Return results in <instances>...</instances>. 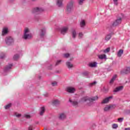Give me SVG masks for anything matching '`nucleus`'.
<instances>
[{"instance_id":"f257e3e1","label":"nucleus","mask_w":130,"mask_h":130,"mask_svg":"<svg viewBox=\"0 0 130 130\" xmlns=\"http://www.w3.org/2000/svg\"><path fill=\"white\" fill-rule=\"evenodd\" d=\"M98 100V96H95L94 97L90 98L89 96H84L81 99V102H87L88 103H93L94 101Z\"/></svg>"},{"instance_id":"f03ea898","label":"nucleus","mask_w":130,"mask_h":130,"mask_svg":"<svg viewBox=\"0 0 130 130\" xmlns=\"http://www.w3.org/2000/svg\"><path fill=\"white\" fill-rule=\"evenodd\" d=\"M32 34L30 33V30L27 27L24 29V35L23 36V39L27 40V39H31L32 38Z\"/></svg>"},{"instance_id":"7ed1b4c3","label":"nucleus","mask_w":130,"mask_h":130,"mask_svg":"<svg viewBox=\"0 0 130 130\" xmlns=\"http://www.w3.org/2000/svg\"><path fill=\"white\" fill-rule=\"evenodd\" d=\"M73 8H74V1H70L68 4L67 6V8L66 9V12L67 14H70L73 11Z\"/></svg>"},{"instance_id":"20e7f679","label":"nucleus","mask_w":130,"mask_h":130,"mask_svg":"<svg viewBox=\"0 0 130 130\" xmlns=\"http://www.w3.org/2000/svg\"><path fill=\"white\" fill-rule=\"evenodd\" d=\"M122 21V18L121 17H118L115 20V21L113 23V26L114 27H116V26H118V25H120L121 24V21Z\"/></svg>"},{"instance_id":"39448f33","label":"nucleus","mask_w":130,"mask_h":130,"mask_svg":"<svg viewBox=\"0 0 130 130\" xmlns=\"http://www.w3.org/2000/svg\"><path fill=\"white\" fill-rule=\"evenodd\" d=\"M120 74L121 75H127V74H130V66L127 67L125 69L121 71Z\"/></svg>"},{"instance_id":"423d86ee","label":"nucleus","mask_w":130,"mask_h":130,"mask_svg":"<svg viewBox=\"0 0 130 130\" xmlns=\"http://www.w3.org/2000/svg\"><path fill=\"white\" fill-rule=\"evenodd\" d=\"M5 41L8 45H11L14 42V39L11 37H8L6 38Z\"/></svg>"},{"instance_id":"0eeeda50","label":"nucleus","mask_w":130,"mask_h":130,"mask_svg":"<svg viewBox=\"0 0 130 130\" xmlns=\"http://www.w3.org/2000/svg\"><path fill=\"white\" fill-rule=\"evenodd\" d=\"M66 90L68 93H75L76 89L73 87H68L66 88Z\"/></svg>"},{"instance_id":"6e6552de","label":"nucleus","mask_w":130,"mask_h":130,"mask_svg":"<svg viewBox=\"0 0 130 130\" xmlns=\"http://www.w3.org/2000/svg\"><path fill=\"white\" fill-rule=\"evenodd\" d=\"M110 99H112V96H109L105 99H104L102 102V104H107L108 102H109V101Z\"/></svg>"},{"instance_id":"1a4fd4ad","label":"nucleus","mask_w":130,"mask_h":130,"mask_svg":"<svg viewBox=\"0 0 130 130\" xmlns=\"http://www.w3.org/2000/svg\"><path fill=\"white\" fill-rule=\"evenodd\" d=\"M68 30H69V28H68V27H62L60 30L61 34L64 35V34H66V33L68 32Z\"/></svg>"},{"instance_id":"9d476101","label":"nucleus","mask_w":130,"mask_h":130,"mask_svg":"<svg viewBox=\"0 0 130 130\" xmlns=\"http://www.w3.org/2000/svg\"><path fill=\"white\" fill-rule=\"evenodd\" d=\"M66 118H67V115L63 113L60 114L59 116V119L60 120H63L64 119H66Z\"/></svg>"},{"instance_id":"9b49d317","label":"nucleus","mask_w":130,"mask_h":130,"mask_svg":"<svg viewBox=\"0 0 130 130\" xmlns=\"http://www.w3.org/2000/svg\"><path fill=\"white\" fill-rule=\"evenodd\" d=\"M69 102H70V103H71V104L73 106H78V105L79 104L78 102L75 101H72V99H69Z\"/></svg>"},{"instance_id":"f8f14e48","label":"nucleus","mask_w":130,"mask_h":130,"mask_svg":"<svg viewBox=\"0 0 130 130\" xmlns=\"http://www.w3.org/2000/svg\"><path fill=\"white\" fill-rule=\"evenodd\" d=\"M43 9L39 7H37L34 9V13H38L39 12H43Z\"/></svg>"},{"instance_id":"ddd939ff","label":"nucleus","mask_w":130,"mask_h":130,"mask_svg":"<svg viewBox=\"0 0 130 130\" xmlns=\"http://www.w3.org/2000/svg\"><path fill=\"white\" fill-rule=\"evenodd\" d=\"M122 89H123V86H118L114 89L113 92H119V91H121Z\"/></svg>"},{"instance_id":"4468645a","label":"nucleus","mask_w":130,"mask_h":130,"mask_svg":"<svg viewBox=\"0 0 130 130\" xmlns=\"http://www.w3.org/2000/svg\"><path fill=\"white\" fill-rule=\"evenodd\" d=\"M98 57H99V58H100V59H106V58H107V56L105 54L99 55Z\"/></svg>"},{"instance_id":"2eb2a0df","label":"nucleus","mask_w":130,"mask_h":130,"mask_svg":"<svg viewBox=\"0 0 130 130\" xmlns=\"http://www.w3.org/2000/svg\"><path fill=\"white\" fill-rule=\"evenodd\" d=\"M45 112V108H44V107H41L40 111V115H43Z\"/></svg>"},{"instance_id":"dca6fc26","label":"nucleus","mask_w":130,"mask_h":130,"mask_svg":"<svg viewBox=\"0 0 130 130\" xmlns=\"http://www.w3.org/2000/svg\"><path fill=\"white\" fill-rule=\"evenodd\" d=\"M110 110H110V107L109 105H106L104 108V111H105L106 112H107Z\"/></svg>"},{"instance_id":"f3484780","label":"nucleus","mask_w":130,"mask_h":130,"mask_svg":"<svg viewBox=\"0 0 130 130\" xmlns=\"http://www.w3.org/2000/svg\"><path fill=\"white\" fill-rule=\"evenodd\" d=\"M122 54H123V50H119L117 53V56H118V57H120L121 55H122Z\"/></svg>"},{"instance_id":"a211bd4d","label":"nucleus","mask_w":130,"mask_h":130,"mask_svg":"<svg viewBox=\"0 0 130 130\" xmlns=\"http://www.w3.org/2000/svg\"><path fill=\"white\" fill-rule=\"evenodd\" d=\"M66 65L68 67V69H72L74 67V66L71 63V62H67Z\"/></svg>"},{"instance_id":"6ab92c4d","label":"nucleus","mask_w":130,"mask_h":130,"mask_svg":"<svg viewBox=\"0 0 130 130\" xmlns=\"http://www.w3.org/2000/svg\"><path fill=\"white\" fill-rule=\"evenodd\" d=\"M12 67H13V64H9L8 66H6L5 68V71H9V70H11L12 69Z\"/></svg>"},{"instance_id":"aec40b11","label":"nucleus","mask_w":130,"mask_h":130,"mask_svg":"<svg viewBox=\"0 0 130 130\" xmlns=\"http://www.w3.org/2000/svg\"><path fill=\"white\" fill-rule=\"evenodd\" d=\"M109 105L110 106V109L111 110H113V109H115V108H116V105H115V104H110Z\"/></svg>"},{"instance_id":"412c9836","label":"nucleus","mask_w":130,"mask_h":130,"mask_svg":"<svg viewBox=\"0 0 130 130\" xmlns=\"http://www.w3.org/2000/svg\"><path fill=\"white\" fill-rule=\"evenodd\" d=\"M117 76V75H114L113 78L111 79L110 81V84H113V82L115 81V79H116Z\"/></svg>"},{"instance_id":"4be33fe9","label":"nucleus","mask_w":130,"mask_h":130,"mask_svg":"<svg viewBox=\"0 0 130 130\" xmlns=\"http://www.w3.org/2000/svg\"><path fill=\"white\" fill-rule=\"evenodd\" d=\"M63 0H57V5L58 7H61L62 6V1Z\"/></svg>"},{"instance_id":"5701e85b","label":"nucleus","mask_w":130,"mask_h":130,"mask_svg":"<svg viewBox=\"0 0 130 130\" xmlns=\"http://www.w3.org/2000/svg\"><path fill=\"white\" fill-rule=\"evenodd\" d=\"M8 33V28H4L2 31V35H5Z\"/></svg>"},{"instance_id":"b1692460","label":"nucleus","mask_w":130,"mask_h":130,"mask_svg":"<svg viewBox=\"0 0 130 130\" xmlns=\"http://www.w3.org/2000/svg\"><path fill=\"white\" fill-rule=\"evenodd\" d=\"M40 35L41 37L44 36L45 35V28H43L41 29Z\"/></svg>"},{"instance_id":"393cba45","label":"nucleus","mask_w":130,"mask_h":130,"mask_svg":"<svg viewBox=\"0 0 130 130\" xmlns=\"http://www.w3.org/2000/svg\"><path fill=\"white\" fill-rule=\"evenodd\" d=\"M96 64H97V63L96 62H93L89 63V67H90V68H95Z\"/></svg>"},{"instance_id":"a878e982","label":"nucleus","mask_w":130,"mask_h":130,"mask_svg":"<svg viewBox=\"0 0 130 130\" xmlns=\"http://www.w3.org/2000/svg\"><path fill=\"white\" fill-rule=\"evenodd\" d=\"M60 102L59 101L57 100H55L52 102L53 105H57L58 104H59Z\"/></svg>"},{"instance_id":"bb28decb","label":"nucleus","mask_w":130,"mask_h":130,"mask_svg":"<svg viewBox=\"0 0 130 130\" xmlns=\"http://www.w3.org/2000/svg\"><path fill=\"white\" fill-rule=\"evenodd\" d=\"M102 51L104 53H108V52H109V51H110V48H107V49H106L105 50H102Z\"/></svg>"},{"instance_id":"cd10ccee","label":"nucleus","mask_w":130,"mask_h":130,"mask_svg":"<svg viewBox=\"0 0 130 130\" xmlns=\"http://www.w3.org/2000/svg\"><path fill=\"white\" fill-rule=\"evenodd\" d=\"M86 25V23L85 22L84 20H82L80 22V27H83Z\"/></svg>"},{"instance_id":"c85d7f7f","label":"nucleus","mask_w":130,"mask_h":130,"mask_svg":"<svg viewBox=\"0 0 130 130\" xmlns=\"http://www.w3.org/2000/svg\"><path fill=\"white\" fill-rule=\"evenodd\" d=\"M110 38H111V34L108 35L106 36L105 40L108 41V40H110Z\"/></svg>"},{"instance_id":"c756f323","label":"nucleus","mask_w":130,"mask_h":130,"mask_svg":"<svg viewBox=\"0 0 130 130\" xmlns=\"http://www.w3.org/2000/svg\"><path fill=\"white\" fill-rule=\"evenodd\" d=\"M14 115L16 116V117H17V118H20V117L22 116V114L18 113H15Z\"/></svg>"},{"instance_id":"7c9ffc66","label":"nucleus","mask_w":130,"mask_h":130,"mask_svg":"<svg viewBox=\"0 0 130 130\" xmlns=\"http://www.w3.org/2000/svg\"><path fill=\"white\" fill-rule=\"evenodd\" d=\"M19 57H20V56H19V55L16 54L14 55V56H13V59L14 60H17V59H18L19 58Z\"/></svg>"},{"instance_id":"2f4dec72","label":"nucleus","mask_w":130,"mask_h":130,"mask_svg":"<svg viewBox=\"0 0 130 130\" xmlns=\"http://www.w3.org/2000/svg\"><path fill=\"white\" fill-rule=\"evenodd\" d=\"M24 117H25V118H27V119H29L31 118V116H30V115L28 114H25L24 115Z\"/></svg>"},{"instance_id":"473e14b6","label":"nucleus","mask_w":130,"mask_h":130,"mask_svg":"<svg viewBox=\"0 0 130 130\" xmlns=\"http://www.w3.org/2000/svg\"><path fill=\"white\" fill-rule=\"evenodd\" d=\"M72 36L73 38H76V36H77V32H76L75 30H73L72 31Z\"/></svg>"},{"instance_id":"72a5a7b5","label":"nucleus","mask_w":130,"mask_h":130,"mask_svg":"<svg viewBox=\"0 0 130 130\" xmlns=\"http://www.w3.org/2000/svg\"><path fill=\"white\" fill-rule=\"evenodd\" d=\"M6 55L4 53H1L0 54V58H5Z\"/></svg>"},{"instance_id":"f704fd0d","label":"nucleus","mask_w":130,"mask_h":130,"mask_svg":"<svg viewBox=\"0 0 130 130\" xmlns=\"http://www.w3.org/2000/svg\"><path fill=\"white\" fill-rule=\"evenodd\" d=\"M96 84H97V82L94 81L92 83H89V87H92V86H94V85H96Z\"/></svg>"},{"instance_id":"c9c22d12","label":"nucleus","mask_w":130,"mask_h":130,"mask_svg":"<svg viewBox=\"0 0 130 130\" xmlns=\"http://www.w3.org/2000/svg\"><path fill=\"white\" fill-rule=\"evenodd\" d=\"M117 127H118V125L117 124H115V123L113 124L112 125L113 128L115 129V128H117Z\"/></svg>"},{"instance_id":"e433bc0d","label":"nucleus","mask_w":130,"mask_h":130,"mask_svg":"<svg viewBox=\"0 0 130 130\" xmlns=\"http://www.w3.org/2000/svg\"><path fill=\"white\" fill-rule=\"evenodd\" d=\"M11 106H12V104H9L7 105H6L5 106V109H9V108H10V107H11Z\"/></svg>"},{"instance_id":"4c0bfd02","label":"nucleus","mask_w":130,"mask_h":130,"mask_svg":"<svg viewBox=\"0 0 130 130\" xmlns=\"http://www.w3.org/2000/svg\"><path fill=\"white\" fill-rule=\"evenodd\" d=\"M52 85L54 87L55 86H57V82L54 81L53 82H52Z\"/></svg>"},{"instance_id":"58836bf2","label":"nucleus","mask_w":130,"mask_h":130,"mask_svg":"<svg viewBox=\"0 0 130 130\" xmlns=\"http://www.w3.org/2000/svg\"><path fill=\"white\" fill-rule=\"evenodd\" d=\"M85 0H78V4L79 5H83V3Z\"/></svg>"},{"instance_id":"ea45409f","label":"nucleus","mask_w":130,"mask_h":130,"mask_svg":"<svg viewBox=\"0 0 130 130\" xmlns=\"http://www.w3.org/2000/svg\"><path fill=\"white\" fill-rule=\"evenodd\" d=\"M83 36V33L82 32L79 33V37H78L79 39H81V38H82Z\"/></svg>"},{"instance_id":"a19ab883","label":"nucleus","mask_w":130,"mask_h":130,"mask_svg":"<svg viewBox=\"0 0 130 130\" xmlns=\"http://www.w3.org/2000/svg\"><path fill=\"white\" fill-rule=\"evenodd\" d=\"M123 121V118H118V121L119 122H122Z\"/></svg>"},{"instance_id":"79ce46f5","label":"nucleus","mask_w":130,"mask_h":130,"mask_svg":"<svg viewBox=\"0 0 130 130\" xmlns=\"http://www.w3.org/2000/svg\"><path fill=\"white\" fill-rule=\"evenodd\" d=\"M64 57H66V58H68L70 56V54L69 53H66L64 54Z\"/></svg>"},{"instance_id":"37998d69","label":"nucleus","mask_w":130,"mask_h":130,"mask_svg":"<svg viewBox=\"0 0 130 130\" xmlns=\"http://www.w3.org/2000/svg\"><path fill=\"white\" fill-rule=\"evenodd\" d=\"M60 62H61V60H60L57 61V62H56V66H58V64H59Z\"/></svg>"},{"instance_id":"c03bdc74","label":"nucleus","mask_w":130,"mask_h":130,"mask_svg":"<svg viewBox=\"0 0 130 130\" xmlns=\"http://www.w3.org/2000/svg\"><path fill=\"white\" fill-rule=\"evenodd\" d=\"M33 125H30L29 127H28V130H33Z\"/></svg>"},{"instance_id":"a18cd8bd","label":"nucleus","mask_w":130,"mask_h":130,"mask_svg":"<svg viewBox=\"0 0 130 130\" xmlns=\"http://www.w3.org/2000/svg\"><path fill=\"white\" fill-rule=\"evenodd\" d=\"M117 1H118V0H113V2L114 3L115 5H116V6H117V5H118Z\"/></svg>"},{"instance_id":"49530a36","label":"nucleus","mask_w":130,"mask_h":130,"mask_svg":"<svg viewBox=\"0 0 130 130\" xmlns=\"http://www.w3.org/2000/svg\"><path fill=\"white\" fill-rule=\"evenodd\" d=\"M124 130H130V127L125 128Z\"/></svg>"},{"instance_id":"de8ad7c7","label":"nucleus","mask_w":130,"mask_h":130,"mask_svg":"<svg viewBox=\"0 0 130 130\" xmlns=\"http://www.w3.org/2000/svg\"><path fill=\"white\" fill-rule=\"evenodd\" d=\"M83 75H84V76H87V75H88V73H87V72L84 73H83Z\"/></svg>"},{"instance_id":"09e8293b","label":"nucleus","mask_w":130,"mask_h":130,"mask_svg":"<svg viewBox=\"0 0 130 130\" xmlns=\"http://www.w3.org/2000/svg\"><path fill=\"white\" fill-rule=\"evenodd\" d=\"M32 1H33V2H35V1H36V0H32Z\"/></svg>"},{"instance_id":"8fccbe9b","label":"nucleus","mask_w":130,"mask_h":130,"mask_svg":"<svg viewBox=\"0 0 130 130\" xmlns=\"http://www.w3.org/2000/svg\"><path fill=\"white\" fill-rule=\"evenodd\" d=\"M11 1V2H13V0H10Z\"/></svg>"}]
</instances>
